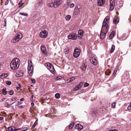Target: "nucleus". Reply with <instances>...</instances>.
Returning a JSON list of instances; mask_svg holds the SVG:
<instances>
[{
    "instance_id": "f257e3e1",
    "label": "nucleus",
    "mask_w": 131,
    "mask_h": 131,
    "mask_svg": "<svg viewBox=\"0 0 131 131\" xmlns=\"http://www.w3.org/2000/svg\"><path fill=\"white\" fill-rule=\"evenodd\" d=\"M20 63V60L17 58L14 59L10 63V67L13 70L18 69L19 67Z\"/></svg>"
},
{
    "instance_id": "f03ea898",
    "label": "nucleus",
    "mask_w": 131,
    "mask_h": 131,
    "mask_svg": "<svg viewBox=\"0 0 131 131\" xmlns=\"http://www.w3.org/2000/svg\"><path fill=\"white\" fill-rule=\"evenodd\" d=\"M109 18L108 17H106L105 18L103 21L102 29H103L104 27H105L106 30V31H107L109 28V26L108 25V24L109 22Z\"/></svg>"
},
{
    "instance_id": "7ed1b4c3",
    "label": "nucleus",
    "mask_w": 131,
    "mask_h": 131,
    "mask_svg": "<svg viewBox=\"0 0 131 131\" xmlns=\"http://www.w3.org/2000/svg\"><path fill=\"white\" fill-rule=\"evenodd\" d=\"M28 72L29 75L30 76H31L32 74V73L33 71V68L32 65V62L31 60H29L28 61Z\"/></svg>"
},
{
    "instance_id": "20e7f679",
    "label": "nucleus",
    "mask_w": 131,
    "mask_h": 131,
    "mask_svg": "<svg viewBox=\"0 0 131 131\" xmlns=\"http://www.w3.org/2000/svg\"><path fill=\"white\" fill-rule=\"evenodd\" d=\"M23 37V35L21 33H18L17 34V36H15V38L13 39V42L15 43L20 40Z\"/></svg>"
},
{
    "instance_id": "39448f33",
    "label": "nucleus",
    "mask_w": 131,
    "mask_h": 131,
    "mask_svg": "<svg viewBox=\"0 0 131 131\" xmlns=\"http://www.w3.org/2000/svg\"><path fill=\"white\" fill-rule=\"evenodd\" d=\"M79 7L78 8L77 7V8H75L73 13V16L74 17H77V16L79 14L80 12V9H81V7L79 5Z\"/></svg>"
},
{
    "instance_id": "423d86ee",
    "label": "nucleus",
    "mask_w": 131,
    "mask_h": 131,
    "mask_svg": "<svg viewBox=\"0 0 131 131\" xmlns=\"http://www.w3.org/2000/svg\"><path fill=\"white\" fill-rule=\"evenodd\" d=\"M80 50L77 48H76L74 49V52L73 54V56L75 58L78 57L80 55Z\"/></svg>"
},
{
    "instance_id": "0eeeda50",
    "label": "nucleus",
    "mask_w": 131,
    "mask_h": 131,
    "mask_svg": "<svg viewBox=\"0 0 131 131\" xmlns=\"http://www.w3.org/2000/svg\"><path fill=\"white\" fill-rule=\"evenodd\" d=\"M48 32L46 30H44L41 31L39 34L40 37L41 38H46L48 35Z\"/></svg>"
},
{
    "instance_id": "6e6552de",
    "label": "nucleus",
    "mask_w": 131,
    "mask_h": 131,
    "mask_svg": "<svg viewBox=\"0 0 131 131\" xmlns=\"http://www.w3.org/2000/svg\"><path fill=\"white\" fill-rule=\"evenodd\" d=\"M52 2L54 3V7H56L60 5L62 3L61 0H52Z\"/></svg>"
},
{
    "instance_id": "1a4fd4ad",
    "label": "nucleus",
    "mask_w": 131,
    "mask_h": 131,
    "mask_svg": "<svg viewBox=\"0 0 131 131\" xmlns=\"http://www.w3.org/2000/svg\"><path fill=\"white\" fill-rule=\"evenodd\" d=\"M68 38L69 39H72L73 40H75L77 38V35L75 33H71L68 35Z\"/></svg>"
},
{
    "instance_id": "9d476101",
    "label": "nucleus",
    "mask_w": 131,
    "mask_h": 131,
    "mask_svg": "<svg viewBox=\"0 0 131 131\" xmlns=\"http://www.w3.org/2000/svg\"><path fill=\"white\" fill-rule=\"evenodd\" d=\"M90 60L92 64L94 65H96L97 64V61L95 57H92L90 58Z\"/></svg>"
},
{
    "instance_id": "9b49d317",
    "label": "nucleus",
    "mask_w": 131,
    "mask_h": 131,
    "mask_svg": "<svg viewBox=\"0 0 131 131\" xmlns=\"http://www.w3.org/2000/svg\"><path fill=\"white\" fill-rule=\"evenodd\" d=\"M114 0H110V10H112L113 9L114 7Z\"/></svg>"
},
{
    "instance_id": "f8f14e48",
    "label": "nucleus",
    "mask_w": 131,
    "mask_h": 131,
    "mask_svg": "<svg viewBox=\"0 0 131 131\" xmlns=\"http://www.w3.org/2000/svg\"><path fill=\"white\" fill-rule=\"evenodd\" d=\"M83 82H81L75 88L73 89V90L74 91H76L78 90L81 87L83 86Z\"/></svg>"
},
{
    "instance_id": "ddd939ff",
    "label": "nucleus",
    "mask_w": 131,
    "mask_h": 131,
    "mask_svg": "<svg viewBox=\"0 0 131 131\" xmlns=\"http://www.w3.org/2000/svg\"><path fill=\"white\" fill-rule=\"evenodd\" d=\"M75 129H77L79 131H80L83 129V126L80 124H77L75 126Z\"/></svg>"
},
{
    "instance_id": "4468645a",
    "label": "nucleus",
    "mask_w": 131,
    "mask_h": 131,
    "mask_svg": "<svg viewBox=\"0 0 131 131\" xmlns=\"http://www.w3.org/2000/svg\"><path fill=\"white\" fill-rule=\"evenodd\" d=\"M105 2V0H97V3L99 6H102L104 4Z\"/></svg>"
},
{
    "instance_id": "2eb2a0df",
    "label": "nucleus",
    "mask_w": 131,
    "mask_h": 131,
    "mask_svg": "<svg viewBox=\"0 0 131 131\" xmlns=\"http://www.w3.org/2000/svg\"><path fill=\"white\" fill-rule=\"evenodd\" d=\"M83 31L82 30H80L79 31L78 33V36L79 38H81V36L83 34Z\"/></svg>"
},
{
    "instance_id": "dca6fc26",
    "label": "nucleus",
    "mask_w": 131,
    "mask_h": 131,
    "mask_svg": "<svg viewBox=\"0 0 131 131\" xmlns=\"http://www.w3.org/2000/svg\"><path fill=\"white\" fill-rule=\"evenodd\" d=\"M102 29H101V33L100 34V37L102 39H103L104 38L106 34V32L103 33L102 32Z\"/></svg>"
},
{
    "instance_id": "f3484780",
    "label": "nucleus",
    "mask_w": 131,
    "mask_h": 131,
    "mask_svg": "<svg viewBox=\"0 0 131 131\" xmlns=\"http://www.w3.org/2000/svg\"><path fill=\"white\" fill-rule=\"evenodd\" d=\"M119 20V18H114L113 19V23L114 24H116L118 23Z\"/></svg>"
},
{
    "instance_id": "a211bd4d",
    "label": "nucleus",
    "mask_w": 131,
    "mask_h": 131,
    "mask_svg": "<svg viewBox=\"0 0 131 131\" xmlns=\"http://www.w3.org/2000/svg\"><path fill=\"white\" fill-rule=\"evenodd\" d=\"M115 34V32L114 31H113L110 34L109 38H110L111 39L114 37Z\"/></svg>"
},
{
    "instance_id": "6ab92c4d",
    "label": "nucleus",
    "mask_w": 131,
    "mask_h": 131,
    "mask_svg": "<svg viewBox=\"0 0 131 131\" xmlns=\"http://www.w3.org/2000/svg\"><path fill=\"white\" fill-rule=\"evenodd\" d=\"M15 129V127L12 126L8 128L6 130L7 131H14Z\"/></svg>"
},
{
    "instance_id": "aec40b11",
    "label": "nucleus",
    "mask_w": 131,
    "mask_h": 131,
    "mask_svg": "<svg viewBox=\"0 0 131 131\" xmlns=\"http://www.w3.org/2000/svg\"><path fill=\"white\" fill-rule=\"evenodd\" d=\"M74 125V123L73 122H71V123L69 125V129H71L73 128Z\"/></svg>"
},
{
    "instance_id": "412c9836",
    "label": "nucleus",
    "mask_w": 131,
    "mask_h": 131,
    "mask_svg": "<svg viewBox=\"0 0 131 131\" xmlns=\"http://www.w3.org/2000/svg\"><path fill=\"white\" fill-rule=\"evenodd\" d=\"M8 76V74L4 73L1 74L0 76V77L2 79Z\"/></svg>"
},
{
    "instance_id": "4be33fe9",
    "label": "nucleus",
    "mask_w": 131,
    "mask_h": 131,
    "mask_svg": "<svg viewBox=\"0 0 131 131\" xmlns=\"http://www.w3.org/2000/svg\"><path fill=\"white\" fill-rule=\"evenodd\" d=\"M49 70L52 74H54L55 72V70L53 67H52Z\"/></svg>"
},
{
    "instance_id": "5701e85b",
    "label": "nucleus",
    "mask_w": 131,
    "mask_h": 131,
    "mask_svg": "<svg viewBox=\"0 0 131 131\" xmlns=\"http://www.w3.org/2000/svg\"><path fill=\"white\" fill-rule=\"evenodd\" d=\"M115 49V46L114 45H112V47L110 51V53H112L113 52Z\"/></svg>"
},
{
    "instance_id": "b1692460",
    "label": "nucleus",
    "mask_w": 131,
    "mask_h": 131,
    "mask_svg": "<svg viewBox=\"0 0 131 131\" xmlns=\"http://www.w3.org/2000/svg\"><path fill=\"white\" fill-rule=\"evenodd\" d=\"M48 6L49 7H54V3H50L48 4Z\"/></svg>"
},
{
    "instance_id": "393cba45",
    "label": "nucleus",
    "mask_w": 131,
    "mask_h": 131,
    "mask_svg": "<svg viewBox=\"0 0 131 131\" xmlns=\"http://www.w3.org/2000/svg\"><path fill=\"white\" fill-rule=\"evenodd\" d=\"M75 79V77H73L71 78H70L68 79V81L69 82H71L73 80Z\"/></svg>"
},
{
    "instance_id": "a878e982",
    "label": "nucleus",
    "mask_w": 131,
    "mask_h": 131,
    "mask_svg": "<svg viewBox=\"0 0 131 131\" xmlns=\"http://www.w3.org/2000/svg\"><path fill=\"white\" fill-rule=\"evenodd\" d=\"M118 68L117 67H116L115 68V69L113 73V75H115L117 72Z\"/></svg>"
},
{
    "instance_id": "bb28decb",
    "label": "nucleus",
    "mask_w": 131,
    "mask_h": 131,
    "mask_svg": "<svg viewBox=\"0 0 131 131\" xmlns=\"http://www.w3.org/2000/svg\"><path fill=\"white\" fill-rule=\"evenodd\" d=\"M5 106L6 107H8L10 106V105L8 104V102H5L4 104Z\"/></svg>"
},
{
    "instance_id": "cd10ccee",
    "label": "nucleus",
    "mask_w": 131,
    "mask_h": 131,
    "mask_svg": "<svg viewBox=\"0 0 131 131\" xmlns=\"http://www.w3.org/2000/svg\"><path fill=\"white\" fill-rule=\"evenodd\" d=\"M71 17V16L70 15H68L65 17L66 19L67 20H69Z\"/></svg>"
},
{
    "instance_id": "c85d7f7f",
    "label": "nucleus",
    "mask_w": 131,
    "mask_h": 131,
    "mask_svg": "<svg viewBox=\"0 0 131 131\" xmlns=\"http://www.w3.org/2000/svg\"><path fill=\"white\" fill-rule=\"evenodd\" d=\"M6 89H4L2 90L3 93L4 95H6L7 93V92L6 91Z\"/></svg>"
},
{
    "instance_id": "c756f323",
    "label": "nucleus",
    "mask_w": 131,
    "mask_h": 131,
    "mask_svg": "<svg viewBox=\"0 0 131 131\" xmlns=\"http://www.w3.org/2000/svg\"><path fill=\"white\" fill-rule=\"evenodd\" d=\"M55 96L56 99H58L60 98V95L59 93H57L55 94Z\"/></svg>"
},
{
    "instance_id": "7c9ffc66",
    "label": "nucleus",
    "mask_w": 131,
    "mask_h": 131,
    "mask_svg": "<svg viewBox=\"0 0 131 131\" xmlns=\"http://www.w3.org/2000/svg\"><path fill=\"white\" fill-rule=\"evenodd\" d=\"M45 66L48 69V67L51 66V64L49 63H47L45 64Z\"/></svg>"
},
{
    "instance_id": "2f4dec72",
    "label": "nucleus",
    "mask_w": 131,
    "mask_h": 131,
    "mask_svg": "<svg viewBox=\"0 0 131 131\" xmlns=\"http://www.w3.org/2000/svg\"><path fill=\"white\" fill-rule=\"evenodd\" d=\"M41 49L42 51L46 50L45 47L44 46H42L41 47Z\"/></svg>"
},
{
    "instance_id": "473e14b6",
    "label": "nucleus",
    "mask_w": 131,
    "mask_h": 131,
    "mask_svg": "<svg viewBox=\"0 0 131 131\" xmlns=\"http://www.w3.org/2000/svg\"><path fill=\"white\" fill-rule=\"evenodd\" d=\"M28 128L27 127H25L22 129L21 131H26L28 129Z\"/></svg>"
},
{
    "instance_id": "72a5a7b5",
    "label": "nucleus",
    "mask_w": 131,
    "mask_h": 131,
    "mask_svg": "<svg viewBox=\"0 0 131 131\" xmlns=\"http://www.w3.org/2000/svg\"><path fill=\"white\" fill-rule=\"evenodd\" d=\"M6 83L8 85H10L11 84V83L10 81H8L6 82Z\"/></svg>"
},
{
    "instance_id": "f704fd0d",
    "label": "nucleus",
    "mask_w": 131,
    "mask_h": 131,
    "mask_svg": "<svg viewBox=\"0 0 131 131\" xmlns=\"http://www.w3.org/2000/svg\"><path fill=\"white\" fill-rule=\"evenodd\" d=\"M14 91L13 90L10 91L9 92V94L10 95H12L14 93Z\"/></svg>"
},
{
    "instance_id": "c9c22d12",
    "label": "nucleus",
    "mask_w": 131,
    "mask_h": 131,
    "mask_svg": "<svg viewBox=\"0 0 131 131\" xmlns=\"http://www.w3.org/2000/svg\"><path fill=\"white\" fill-rule=\"evenodd\" d=\"M86 66L84 65V66H83L82 67V70L83 71H85L86 70Z\"/></svg>"
},
{
    "instance_id": "e433bc0d",
    "label": "nucleus",
    "mask_w": 131,
    "mask_h": 131,
    "mask_svg": "<svg viewBox=\"0 0 131 131\" xmlns=\"http://www.w3.org/2000/svg\"><path fill=\"white\" fill-rule=\"evenodd\" d=\"M62 78V77L60 76H57L56 78L55 79L56 80H58Z\"/></svg>"
},
{
    "instance_id": "4c0bfd02",
    "label": "nucleus",
    "mask_w": 131,
    "mask_h": 131,
    "mask_svg": "<svg viewBox=\"0 0 131 131\" xmlns=\"http://www.w3.org/2000/svg\"><path fill=\"white\" fill-rule=\"evenodd\" d=\"M116 105V103L115 102H113L112 104V106L113 108H114Z\"/></svg>"
},
{
    "instance_id": "58836bf2",
    "label": "nucleus",
    "mask_w": 131,
    "mask_h": 131,
    "mask_svg": "<svg viewBox=\"0 0 131 131\" xmlns=\"http://www.w3.org/2000/svg\"><path fill=\"white\" fill-rule=\"evenodd\" d=\"M42 53L45 55H46L47 54V52L46 50H45L44 51H42Z\"/></svg>"
},
{
    "instance_id": "ea45409f",
    "label": "nucleus",
    "mask_w": 131,
    "mask_h": 131,
    "mask_svg": "<svg viewBox=\"0 0 131 131\" xmlns=\"http://www.w3.org/2000/svg\"><path fill=\"white\" fill-rule=\"evenodd\" d=\"M20 14L24 16H27V14H25L24 13H20Z\"/></svg>"
},
{
    "instance_id": "a19ab883",
    "label": "nucleus",
    "mask_w": 131,
    "mask_h": 131,
    "mask_svg": "<svg viewBox=\"0 0 131 131\" xmlns=\"http://www.w3.org/2000/svg\"><path fill=\"white\" fill-rule=\"evenodd\" d=\"M31 81L33 83H35L36 82L35 80L34 79H31Z\"/></svg>"
},
{
    "instance_id": "79ce46f5",
    "label": "nucleus",
    "mask_w": 131,
    "mask_h": 131,
    "mask_svg": "<svg viewBox=\"0 0 131 131\" xmlns=\"http://www.w3.org/2000/svg\"><path fill=\"white\" fill-rule=\"evenodd\" d=\"M17 98L16 97H15L14 98H12L10 99L12 101H13L15 100Z\"/></svg>"
},
{
    "instance_id": "37998d69",
    "label": "nucleus",
    "mask_w": 131,
    "mask_h": 131,
    "mask_svg": "<svg viewBox=\"0 0 131 131\" xmlns=\"http://www.w3.org/2000/svg\"><path fill=\"white\" fill-rule=\"evenodd\" d=\"M69 50H65V53L66 54H67L69 52Z\"/></svg>"
},
{
    "instance_id": "c03bdc74",
    "label": "nucleus",
    "mask_w": 131,
    "mask_h": 131,
    "mask_svg": "<svg viewBox=\"0 0 131 131\" xmlns=\"http://www.w3.org/2000/svg\"><path fill=\"white\" fill-rule=\"evenodd\" d=\"M89 85V84L87 83H85L84 85V86L85 87L88 86Z\"/></svg>"
},
{
    "instance_id": "a18cd8bd",
    "label": "nucleus",
    "mask_w": 131,
    "mask_h": 131,
    "mask_svg": "<svg viewBox=\"0 0 131 131\" xmlns=\"http://www.w3.org/2000/svg\"><path fill=\"white\" fill-rule=\"evenodd\" d=\"M74 6V4L73 3H72L71 4L70 6V8H72Z\"/></svg>"
},
{
    "instance_id": "49530a36",
    "label": "nucleus",
    "mask_w": 131,
    "mask_h": 131,
    "mask_svg": "<svg viewBox=\"0 0 131 131\" xmlns=\"http://www.w3.org/2000/svg\"><path fill=\"white\" fill-rule=\"evenodd\" d=\"M20 129V128H16L15 127L14 131H17Z\"/></svg>"
},
{
    "instance_id": "de8ad7c7",
    "label": "nucleus",
    "mask_w": 131,
    "mask_h": 131,
    "mask_svg": "<svg viewBox=\"0 0 131 131\" xmlns=\"http://www.w3.org/2000/svg\"><path fill=\"white\" fill-rule=\"evenodd\" d=\"M37 122H38V121L37 120H36L35 122V123H34V124L33 125H34V126H36V124H37Z\"/></svg>"
},
{
    "instance_id": "09e8293b",
    "label": "nucleus",
    "mask_w": 131,
    "mask_h": 131,
    "mask_svg": "<svg viewBox=\"0 0 131 131\" xmlns=\"http://www.w3.org/2000/svg\"><path fill=\"white\" fill-rule=\"evenodd\" d=\"M127 109L128 110H131V106L130 105L128 106L127 107Z\"/></svg>"
},
{
    "instance_id": "8fccbe9b",
    "label": "nucleus",
    "mask_w": 131,
    "mask_h": 131,
    "mask_svg": "<svg viewBox=\"0 0 131 131\" xmlns=\"http://www.w3.org/2000/svg\"><path fill=\"white\" fill-rule=\"evenodd\" d=\"M8 3V0H7L5 2V5H7Z\"/></svg>"
},
{
    "instance_id": "3c124183",
    "label": "nucleus",
    "mask_w": 131,
    "mask_h": 131,
    "mask_svg": "<svg viewBox=\"0 0 131 131\" xmlns=\"http://www.w3.org/2000/svg\"><path fill=\"white\" fill-rule=\"evenodd\" d=\"M20 2H20L18 4V5H19V7L23 5V4H21Z\"/></svg>"
},
{
    "instance_id": "603ef678",
    "label": "nucleus",
    "mask_w": 131,
    "mask_h": 131,
    "mask_svg": "<svg viewBox=\"0 0 131 131\" xmlns=\"http://www.w3.org/2000/svg\"><path fill=\"white\" fill-rule=\"evenodd\" d=\"M53 66L51 64V66H50L49 67H48V69H49H49H50L52 67H53Z\"/></svg>"
},
{
    "instance_id": "864d4df0",
    "label": "nucleus",
    "mask_w": 131,
    "mask_h": 131,
    "mask_svg": "<svg viewBox=\"0 0 131 131\" xmlns=\"http://www.w3.org/2000/svg\"><path fill=\"white\" fill-rule=\"evenodd\" d=\"M34 97V95H32L31 96V98H30V99L31 100V101H33V97Z\"/></svg>"
},
{
    "instance_id": "5fc2aeb1",
    "label": "nucleus",
    "mask_w": 131,
    "mask_h": 131,
    "mask_svg": "<svg viewBox=\"0 0 131 131\" xmlns=\"http://www.w3.org/2000/svg\"><path fill=\"white\" fill-rule=\"evenodd\" d=\"M5 98H3V99H1L0 101V102H2L3 101H4L5 100Z\"/></svg>"
},
{
    "instance_id": "6e6d98bb",
    "label": "nucleus",
    "mask_w": 131,
    "mask_h": 131,
    "mask_svg": "<svg viewBox=\"0 0 131 131\" xmlns=\"http://www.w3.org/2000/svg\"><path fill=\"white\" fill-rule=\"evenodd\" d=\"M108 131H118V130L116 129H114V130H110Z\"/></svg>"
},
{
    "instance_id": "4d7b16f0",
    "label": "nucleus",
    "mask_w": 131,
    "mask_h": 131,
    "mask_svg": "<svg viewBox=\"0 0 131 131\" xmlns=\"http://www.w3.org/2000/svg\"><path fill=\"white\" fill-rule=\"evenodd\" d=\"M35 126L33 125L32 126V127L31 128L32 129H34L35 128Z\"/></svg>"
},
{
    "instance_id": "13d9d810",
    "label": "nucleus",
    "mask_w": 131,
    "mask_h": 131,
    "mask_svg": "<svg viewBox=\"0 0 131 131\" xmlns=\"http://www.w3.org/2000/svg\"><path fill=\"white\" fill-rule=\"evenodd\" d=\"M24 98H22L20 100L21 101H23L24 100Z\"/></svg>"
},
{
    "instance_id": "bf43d9fd",
    "label": "nucleus",
    "mask_w": 131,
    "mask_h": 131,
    "mask_svg": "<svg viewBox=\"0 0 131 131\" xmlns=\"http://www.w3.org/2000/svg\"><path fill=\"white\" fill-rule=\"evenodd\" d=\"M3 118V117H0V120H2Z\"/></svg>"
},
{
    "instance_id": "052dcab7",
    "label": "nucleus",
    "mask_w": 131,
    "mask_h": 131,
    "mask_svg": "<svg viewBox=\"0 0 131 131\" xmlns=\"http://www.w3.org/2000/svg\"><path fill=\"white\" fill-rule=\"evenodd\" d=\"M4 22L5 24H6L7 20L6 19H5L4 20Z\"/></svg>"
},
{
    "instance_id": "680f3d73",
    "label": "nucleus",
    "mask_w": 131,
    "mask_h": 131,
    "mask_svg": "<svg viewBox=\"0 0 131 131\" xmlns=\"http://www.w3.org/2000/svg\"><path fill=\"white\" fill-rule=\"evenodd\" d=\"M19 107L21 108H23L24 107L22 105H20L19 106Z\"/></svg>"
},
{
    "instance_id": "e2e57ef3",
    "label": "nucleus",
    "mask_w": 131,
    "mask_h": 131,
    "mask_svg": "<svg viewBox=\"0 0 131 131\" xmlns=\"http://www.w3.org/2000/svg\"><path fill=\"white\" fill-rule=\"evenodd\" d=\"M34 105V104L33 102H32L31 103V105L32 106H33Z\"/></svg>"
},
{
    "instance_id": "0e129e2a",
    "label": "nucleus",
    "mask_w": 131,
    "mask_h": 131,
    "mask_svg": "<svg viewBox=\"0 0 131 131\" xmlns=\"http://www.w3.org/2000/svg\"><path fill=\"white\" fill-rule=\"evenodd\" d=\"M16 89L17 90H18L20 88L19 87H16Z\"/></svg>"
},
{
    "instance_id": "69168bd1",
    "label": "nucleus",
    "mask_w": 131,
    "mask_h": 131,
    "mask_svg": "<svg viewBox=\"0 0 131 131\" xmlns=\"http://www.w3.org/2000/svg\"><path fill=\"white\" fill-rule=\"evenodd\" d=\"M6 26V24H5L4 25V26Z\"/></svg>"
},
{
    "instance_id": "338daca9",
    "label": "nucleus",
    "mask_w": 131,
    "mask_h": 131,
    "mask_svg": "<svg viewBox=\"0 0 131 131\" xmlns=\"http://www.w3.org/2000/svg\"><path fill=\"white\" fill-rule=\"evenodd\" d=\"M20 103H21V102H19V104H21Z\"/></svg>"
},
{
    "instance_id": "774afa93",
    "label": "nucleus",
    "mask_w": 131,
    "mask_h": 131,
    "mask_svg": "<svg viewBox=\"0 0 131 131\" xmlns=\"http://www.w3.org/2000/svg\"><path fill=\"white\" fill-rule=\"evenodd\" d=\"M13 104V103H12L11 104H10V106H11Z\"/></svg>"
}]
</instances>
